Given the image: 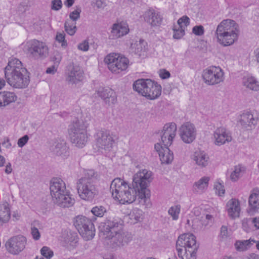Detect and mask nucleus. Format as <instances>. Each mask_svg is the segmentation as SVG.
Returning a JSON list of instances; mask_svg holds the SVG:
<instances>
[{
    "label": "nucleus",
    "instance_id": "nucleus-18",
    "mask_svg": "<svg viewBox=\"0 0 259 259\" xmlns=\"http://www.w3.org/2000/svg\"><path fill=\"white\" fill-rule=\"evenodd\" d=\"M177 125L174 122L165 124L161 132V141L164 146H170L176 135Z\"/></svg>",
    "mask_w": 259,
    "mask_h": 259
},
{
    "label": "nucleus",
    "instance_id": "nucleus-9",
    "mask_svg": "<svg viewBox=\"0 0 259 259\" xmlns=\"http://www.w3.org/2000/svg\"><path fill=\"white\" fill-rule=\"evenodd\" d=\"M73 225L85 240H89L94 237L96 230L90 219L83 215H78L74 218Z\"/></svg>",
    "mask_w": 259,
    "mask_h": 259
},
{
    "label": "nucleus",
    "instance_id": "nucleus-36",
    "mask_svg": "<svg viewBox=\"0 0 259 259\" xmlns=\"http://www.w3.org/2000/svg\"><path fill=\"white\" fill-rule=\"evenodd\" d=\"M76 22L67 20L64 23L65 31L70 35H73L76 31Z\"/></svg>",
    "mask_w": 259,
    "mask_h": 259
},
{
    "label": "nucleus",
    "instance_id": "nucleus-51",
    "mask_svg": "<svg viewBox=\"0 0 259 259\" xmlns=\"http://www.w3.org/2000/svg\"><path fill=\"white\" fill-rule=\"evenodd\" d=\"M159 74V76L163 79L168 78L170 76V72L164 69H160Z\"/></svg>",
    "mask_w": 259,
    "mask_h": 259
},
{
    "label": "nucleus",
    "instance_id": "nucleus-5",
    "mask_svg": "<svg viewBox=\"0 0 259 259\" xmlns=\"http://www.w3.org/2000/svg\"><path fill=\"white\" fill-rule=\"evenodd\" d=\"M51 195L54 203L62 207L71 206L74 200L70 196L65 182L60 178H53L50 181Z\"/></svg>",
    "mask_w": 259,
    "mask_h": 259
},
{
    "label": "nucleus",
    "instance_id": "nucleus-31",
    "mask_svg": "<svg viewBox=\"0 0 259 259\" xmlns=\"http://www.w3.org/2000/svg\"><path fill=\"white\" fill-rule=\"evenodd\" d=\"M168 146H164V149H162V151L160 152L159 156L162 163L169 164L174 159L173 153L168 148Z\"/></svg>",
    "mask_w": 259,
    "mask_h": 259
},
{
    "label": "nucleus",
    "instance_id": "nucleus-54",
    "mask_svg": "<svg viewBox=\"0 0 259 259\" xmlns=\"http://www.w3.org/2000/svg\"><path fill=\"white\" fill-rule=\"evenodd\" d=\"M57 67L54 65L48 67L46 70V73L48 74H54L57 71Z\"/></svg>",
    "mask_w": 259,
    "mask_h": 259
},
{
    "label": "nucleus",
    "instance_id": "nucleus-42",
    "mask_svg": "<svg viewBox=\"0 0 259 259\" xmlns=\"http://www.w3.org/2000/svg\"><path fill=\"white\" fill-rule=\"evenodd\" d=\"M180 212V206L176 205L171 207L168 210V213L172 217L174 220H176L179 218Z\"/></svg>",
    "mask_w": 259,
    "mask_h": 259
},
{
    "label": "nucleus",
    "instance_id": "nucleus-53",
    "mask_svg": "<svg viewBox=\"0 0 259 259\" xmlns=\"http://www.w3.org/2000/svg\"><path fill=\"white\" fill-rule=\"evenodd\" d=\"M220 236L223 239H226L228 237V228L226 226H222L221 228Z\"/></svg>",
    "mask_w": 259,
    "mask_h": 259
},
{
    "label": "nucleus",
    "instance_id": "nucleus-59",
    "mask_svg": "<svg viewBox=\"0 0 259 259\" xmlns=\"http://www.w3.org/2000/svg\"><path fill=\"white\" fill-rule=\"evenodd\" d=\"M75 0H66L64 4L68 8L71 7L74 4Z\"/></svg>",
    "mask_w": 259,
    "mask_h": 259
},
{
    "label": "nucleus",
    "instance_id": "nucleus-12",
    "mask_svg": "<svg viewBox=\"0 0 259 259\" xmlns=\"http://www.w3.org/2000/svg\"><path fill=\"white\" fill-rule=\"evenodd\" d=\"M76 189L79 197L86 201H92L98 193L96 185L79 179L76 182Z\"/></svg>",
    "mask_w": 259,
    "mask_h": 259
},
{
    "label": "nucleus",
    "instance_id": "nucleus-39",
    "mask_svg": "<svg viewBox=\"0 0 259 259\" xmlns=\"http://www.w3.org/2000/svg\"><path fill=\"white\" fill-rule=\"evenodd\" d=\"M5 102L4 105H8L9 104L16 101L17 97L14 93L10 92H4Z\"/></svg>",
    "mask_w": 259,
    "mask_h": 259
},
{
    "label": "nucleus",
    "instance_id": "nucleus-34",
    "mask_svg": "<svg viewBox=\"0 0 259 259\" xmlns=\"http://www.w3.org/2000/svg\"><path fill=\"white\" fill-rule=\"evenodd\" d=\"M243 84L246 88L254 91L259 90V83L253 77H245L243 79Z\"/></svg>",
    "mask_w": 259,
    "mask_h": 259
},
{
    "label": "nucleus",
    "instance_id": "nucleus-44",
    "mask_svg": "<svg viewBox=\"0 0 259 259\" xmlns=\"http://www.w3.org/2000/svg\"><path fill=\"white\" fill-rule=\"evenodd\" d=\"M80 8H77L76 10L71 12L69 14L70 20L75 22L80 18V14L81 13Z\"/></svg>",
    "mask_w": 259,
    "mask_h": 259
},
{
    "label": "nucleus",
    "instance_id": "nucleus-41",
    "mask_svg": "<svg viewBox=\"0 0 259 259\" xmlns=\"http://www.w3.org/2000/svg\"><path fill=\"white\" fill-rule=\"evenodd\" d=\"M242 173V170L240 166H236L234 167V170L230 175V179L232 181H236L241 177Z\"/></svg>",
    "mask_w": 259,
    "mask_h": 259
},
{
    "label": "nucleus",
    "instance_id": "nucleus-14",
    "mask_svg": "<svg viewBox=\"0 0 259 259\" xmlns=\"http://www.w3.org/2000/svg\"><path fill=\"white\" fill-rule=\"evenodd\" d=\"M27 242L26 237L18 235L10 238L5 243L7 251L13 255H17L25 248Z\"/></svg>",
    "mask_w": 259,
    "mask_h": 259
},
{
    "label": "nucleus",
    "instance_id": "nucleus-55",
    "mask_svg": "<svg viewBox=\"0 0 259 259\" xmlns=\"http://www.w3.org/2000/svg\"><path fill=\"white\" fill-rule=\"evenodd\" d=\"M154 147L156 151L158 152V154L160 153V152H162L163 151L162 149H164V146L163 145L162 146L159 143L155 144Z\"/></svg>",
    "mask_w": 259,
    "mask_h": 259
},
{
    "label": "nucleus",
    "instance_id": "nucleus-27",
    "mask_svg": "<svg viewBox=\"0 0 259 259\" xmlns=\"http://www.w3.org/2000/svg\"><path fill=\"white\" fill-rule=\"evenodd\" d=\"M257 118L254 117L253 114L248 111L242 113L239 120L241 125L245 128L254 127L257 124Z\"/></svg>",
    "mask_w": 259,
    "mask_h": 259
},
{
    "label": "nucleus",
    "instance_id": "nucleus-26",
    "mask_svg": "<svg viewBox=\"0 0 259 259\" xmlns=\"http://www.w3.org/2000/svg\"><path fill=\"white\" fill-rule=\"evenodd\" d=\"M248 212L251 215L259 209V190L253 189L250 194L249 199Z\"/></svg>",
    "mask_w": 259,
    "mask_h": 259
},
{
    "label": "nucleus",
    "instance_id": "nucleus-22",
    "mask_svg": "<svg viewBox=\"0 0 259 259\" xmlns=\"http://www.w3.org/2000/svg\"><path fill=\"white\" fill-rule=\"evenodd\" d=\"M143 16L145 21L153 27L159 26L163 19L160 14L154 10L146 11Z\"/></svg>",
    "mask_w": 259,
    "mask_h": 259
},
{
    "label": "nucleus",
    "instance_id": "nucleus-10",
    "mask_svg": "<svg viewBox=\"0 0 259 259\" xmlns=\"http://www.w3.org/2000/svg\"><path fill=\"white\" fill-rule=\"evenodd\" d=\"M108 67L113 73H119L125 70L129 63L128 59L118 54L108 55L104 59Z\"/></svg>",
    "mask_w": 259,
    "mask_h": 259
},
{
    "label": "nucleus",
    "instance_id": "nucleus-63",
    "mask_svg": "<svg viewBox=\"0 0 259 259\" xmlns=\"http://www.w3.org/2000/svg\"><path fill=\"white\" fill-rule=\"evenodd\" d=\"M6 84L5 80L3 79L0 78V90H1Z\"/></svg>",
    "mask_w": 259,
    "mask_h": 259
},
{
    "label": "nucleus",
    "instance_id": "nucleus-47",
    "mask_svg": "<svg viewBox=\"0 0 259 259\" xmlns=\"http://www.w3.org/2000/svg\"><path fill=\"white\" fill-rule=\"evenodd\" d=\"M192 32L196 35H202L204 32V28L202 25L195 26L193 28Z\"/></svg>",
    "mask_w": 259,
    "mask_h": 259
},
{
    "label": "nucleus",
    "instance_id": "nucleus-21",
    "mask_svg": "<svg viewBox=\"0 0 259 259\" xmlns=\"http://www.w3.org/2000/svg\"><path fill=\"white\" fill-rule=\"evenodd\" d=\"M177 23L178 25H174L172 28L173 37L175 39H179L185 35V27L190 24V19L188 16H184L179 19Z\"/></svg>",
    "mask_w": 259,
    "mask_h": 259
},
{
    "label": "nucleus",
    "instance_id": "nucleus-15",
    "mask_svg": "<svg viewBox=\"0 0 259 259\" xmlns=\"http://www.w3.org/2000/svg\"><path fill=\"white\" fill-rule=\"evenodd\" d=\"M27 46L28 53L35 59H42L48 56V48L42 41L33 39L27 42Z\"/></svg>",
    "mask_w": 259,
    "mask_h": 259
},
{
    "label": "nucleus",
    "instance_id": "nucleus-62",
    "mask_svg": "<svg viewBox=\"0 0 259 259\" xmlns=\"http://www.w3.org/2000/svg\"><path fill=\"white\" fill-rule=\"evenodd\" d=\"M254 54L255 55L256 60L258 63H259V48L256 49L254 51Z\"/></svg>",
    "mask_w": 259,
    "mask_h": 259
},
{
    "label": "nucleus",
    "instance_id": "nucleus-60",
    "mask_svg": "<svg viewBox=\"0 0 259 259\" xmlns=\"http://www.w3.org/2000/svg\"><path fill=\"white\" fill-rule=\"evenodd\" d=\"M61 60V57L60 54H57L54 57V61H55V64H58Z\"/></svg>",
    "mask_w": 259,
    "mask_h": 259
},
{
    "label": "nucleus",
    "instance_id": "nucleus-64",
    "mask_svg": "<svg viewBox=\"0 0 259 259\" xmlns=\"http://www.w3.org/2000/svg\"><path fill=\"white\" fill-rule=\"evenodd\" d=\"M62 259H78V258L76 257H74V256H68L67 255H64L62 257Z\"/></svg>",
    "mask_w": 259,
    "mask_h": 259
},
{
    "label": "nucleus",
    "instance_id": "nucleus-7",
    "mask_svg": "<svg viewBox=\"0 0 259 259\" xmlns=\"http://www.w3.org/2000/svg\"><path fill=\"white\" fill-rule=\"evenodd\" d=\"M133 89L150 100L158 98L161 93V87L150 79H139L133 83Z\"/></svg>",
    "mask_w": 259,
    "mask_h": 259
},
{
    "label": "nucleus",
    "instance_id": "nucleus-13",
    "mask_svg": "<svg viewBox=\"0 0 259 259\" xmlns=\"http://www.w3.org/2000/svg\"><path fill=\"white\" fill-rule=\"evenodd\" d=\"M94 138L96 146L104 150H110L114 143L110 132L104 128L97 130L94 135Z\"/></svg>",
    "mask_w": 259,
    "mask_h": 259
},
{
    "label": "nucleus",
    "instance_id": "nucleus-35",
    "mask_svg": "<svg viewBox=\"0 0 259 259\" xmlns=\"http://www.w3.org/2000/svg\"><path fill=\"white\" fill-rule=\"evenodd\" d=\"M143 211L138 208H134L129 214V217L132 223L135 224L142 220Z\"/></svg>",
    "mask_w": 259,
    "mask_h": 259
},
{
    "label": "nucleus",
    "instance_id": "nucleus-3",
    "mask_svg": "<svg viewBox=\"0 0 259 259\" xmlns=\"http://www.w3.org/2000/svg\"><path fill=\"white\" fill-rule=\"evenodd\" d=\"M5 75L8 84L15 88H25L30 82L28 71L23 67L21 62L15 58L9 61L5 68Z\"/></svg>",
    "mask_w": 259,
    "mask_h": 259
},
{
    "label": "nucleus",
    "instance_id": "nucleus-33",
    "mask_svg": "<svg viewBox=\"0 0 259 259\" xmlns=\"http://www.w3.org/2000/svg\"><path fill=\"white\" fill-rule=\"evenodd\" d=\"M79 180L84 181L93 185H96L98 180V174L93 169H88L84 171V176Z\"/></svg>",
    "mask_w": 259,
    "mask_h": 259
},
{
    "label": "nucleus",
    "instance_id": "nucleus-46",
    "mask_svg": "<svg viewBox=\"0 0 259 259\" xmlns=\"http://www.w3.org/2000/svg\"><path fill=\"white\" fill-rule=\"evenodd\" d=\"M65 34L63 32L62 33H57L56 39L59 42H62V46H66L67 45L66 40L65 39Z\"/></svg>",
    "mask_w": 259,
    "mask_h": 259
},
{
    "label": "nucleus",
    "instance_id": "nucleus-37",
    "mask_svg": "<svg viewBox=\"0 0 259 259\" xmlns=\"http://www.w3.org/2000/svg\"><path fill=\"white\" fill-rule=\"evenodd\" d=\"M242 227L244 231L249 232L254 229L253 219L244 218L242 221Z\"/></svg>",
    "mask_w": 259,
    "mask_h": 259
},
{
    "label": "nucleus",
    "instance_id": "nucleus-38",
    "mask_svg": "<svg viewBox=\"0 0 259 259\" xmlns=\"http://www.w3.org/2000/svg\"><path fill=\"white\" fill-rule=\"evenodd\" d=\"M209 181V177H204L200 179L198 182H196L194 185V187H195L199 190L202 191L208 187Z\"/></svg>",
    "mask_w": 259,
    "mask_h": 259
},
{
    "label": "nucleus",
    "instance_id": "nucleus-32",
    "mask_svg": "<svg viewBox=\"0 0 259 259\" xmlns=\"http://www.w3.org/2000/svg\"><path fill=\"white\" fill-rule=\"evenodd\" d=\"M255 241L252 239L245 240H237L234 246L238 251H244L249 248Z\"/></svg>",
    "mask_w": 259,
    "mask_h": 259
},
{
    "label": "nucleus",
    "instance_id": "nucleus-52",
    "mask_svg": "<svg viewBox=\"0 0 259 259\" xmlns=\"http://www.w3.org/2000/svg\"><path fill=\"white\" fill-rule=\"evenodd\" d=\"M89 48V42L85 40L78 45V49L83 51H87Z\"/></svg>",
    "mask_w": 259,
    "mask_h": 259
},
{
    "label": "nucleus",
    "instance_id": "nucleus-57",
    "mask_svg": "<svg viewBox=\"0 0 259 259\" xmlns=\"http://www.w3.org/2000/svg\"><path fill=\"white\" fill-rule=\"evenodd\" d=\"M12 171V168L11 164V163L9 162L6 166L5 171L7 174H10L11 173Z\"/></svg>",
    "mask_w": 259,
    "mask_h": 259
},
{
    "label": "nucleus",
    "instance_id": "nucleus-56",
    "mask_svg": "<svg viewBox=\"0 0 259 259\" xmlns=\"http://www.w3.org/2000/svg\"><path fill=\"white\" fill-rule=\"evenodd\" d=\"M254 229H259V217L253 218Z\"/></svg>",
    "mask_w": 259,
    "mask_h": 259
},
{
    "label": "nucleus",
    "instance_id": "nucleus-43",
    "mask_svg": "<svg viewBox=\"0 0 259 259\" xmlns=\"http://www.w3.org/2000/svg\"><path fill=\"white\" fill-rule=\"evenodd\" d=\"M41 255L47 258H51L54 255L53 251L47 246H44L40 250Z\"/></svg>",
    "mask_w": 259,
    "mask_h": 259
},
{
    "label": "nucleus",
    "instance_id": "nucleus-49",
    "mask_svg": "<svg viewBox=\"0 0 259 259\" xmlns=\"http://www.w3.org/2000/svg\"><path fill=\"white\" fill-rule=\"evenodd\" d=\"M31 234L35 240H38L40 237V234L38 229L35 227H31Z\"/></svg>",
    "mask_w": 259,
    "mask_h": 259
},
{
    "label": "nucleus",
    "instance_id": "nucleus-8",
    "mask_svg": "<svg viewBox=\"0 0 259 259\" xmlns=\"http://www.w3.org/2000/svg\"><path fill=\"white\" fill-rule=\"evenodd\" d=\"M88 124L76 119L69 125L68 134L71 142L78 148L83 147L87 141V128Z\"/></svg>",
    "mask_w": 259,
    "mask_h": 259
},
{
    "label": "nucleus",
    "instance_id": "nucleus-19",
    "mask_svg": "<svg viewBox=\"0 0 259 259\" xmlns=\"http://www.w3.org/2000/svg\"><path fill=\"white\" fill-rule=\"evenodd\" d=\"M213 136L215 139L214 143L218 146L229 143L232 139L230 133L223 127H218L214 132Z\"/></svg>",
    "mask_w": 259,
    "mask_h": 259
},
{
    "label": "nucleus",
    "instance_id": "nucleus-11",
    "mask_svg": "<svg viewBox=\"0 0 259 259\" xmlns=\"http://www.w3.org/2000/svg\"><path fill=\"white\" fill-rule=\"evenodd\" d=\"M202 76L204 82L209 85L219 84L224 80V71L220 67L211 66L204 69Z\"/></svg>",
    "mask_w": 259,
    "mask_h": 259
},
{
    "label": "nucleus",
    "instance_id": "nucleus-24",
    "mask_svg": "<svg viewBox=\"0 0 259 259\" xmlns=\"http://www.w3.org/2000/svg\"><path fill=\"white\" fill-rule=\"evenodd\" d=\"M97 94L108 105L113 104L116 101L115 93L111 89L100 88Z\"/></svg>",
    "mask_w": 259,
    "mask_h": 259
},
{
    "label": "nucleus",
    "instance_id": "nucleus-16",
    "mask_svg": "<svg viewBox=\"0 0 259 259\" xmlns=\"http://www.w3.org/2000/svg\"><path fill=\"white\" fill-rule=\"evenodd\" d=\"M182 140L185 143H191L196 138V130L195 125L189 122L183 124L179 130Z\"/></svg>",
    "mask_w": 259,
    "mask_h": 259
},
{
    "label": "nucleus",
    "instance_id": "nucleus-30",
    "mask_svg": "<svg viewBox=\"0 0 259 259\" xmlns=\"http://www.w3.org/2000/svg\"><path fill=\"white\" fill-rule=\"evenodd\" d=\"M194 160L196 164L201 167H205L209 162V157L204 151L195 153Z\"/></svg>",
    "mask_w": 259,
    "mask_h": 259
},
{
    "label": "nucleus",
    "instance_id": "nucleus-48",
    "mask_svg": "<svg viewBox=\"0 0 259 259\" xmlns=\"http://www.w3.org/2000/svg\"><path fill=\"white\" fill-rule=\"evenodd\" d=\"M62 7V3L61 0H53L52 2V10L55 11H58L61 9Z\"/></svg>",
    "mask_w": 259,
    "mask_h": 259
},
{
    "label": "nucleus",
    "instance_id": "nucleus-58",
    "mask_svg": "<svg viewBox=\"0 0 259 259\" xmlns=\"http://www.w3.org/2000/svg\"><path fill=\"white\" fill-rule=\"evenodd\" d=\"M5 102V99L3 92H0V107L6 106L4 105Z\"/></svg>",
    "mask_w": 259,
    "mask_h": 259
},
{
    "label": "nucleus",
    "instance_id": "nucleus-2",
    "mask_svg": "<svg viewBox=\"0 0 259 259\" xmlns=\"http://www.w3.org/2000/svg\"><path fill=\"white\" fill-rule=\"evenodd\" d=\"M123 221L118 217H108L99 226L104 237L111 240L114 246H122L127 244L132 240L131 233L123 230Z\"/></svg>",
    "mask_w": 259,
    "mask_h": 259
},
{
    "label": "nucleus",
    "instance_id": "nucleus-23",
    "mask_svg": "<svg viewBox=\"0 0 259 259\" xmlns=\"http://www.w3.org/2000/svg\"><path fill=\"white\" fill-rule=\"evenodd\" d=\"M147 42L143 39L139 40L132 39L130 42V51L131 53L141 56L147 51Z\"/></svg>",
    "mask_w": 259,
    "mask_h": 259
},
{
    "label": "nucleus",
    "instance_id": "nucleus-29",
    "mask_svg": "<svg viewBox=\"0 0 259 259\" xmlns=\"http://www.w3.org/2000/svg\"><path fill=\"white\" fill-rule=\"evenodd\" d=\"M9 204L6 202L0 203V224L7 222L10 218Z\"/></svg>",
    "mask_w": 259,
    "mask_h": 259
},
{
    "label": "nucleus",
    "instance_id": "nucleus-50",
    "mask_svg": "<svg viewBox=\"0 0 259 259\" xmlns=\"http://www.w3.org/2000/svg\"><path fill=\"white\" fill-rule=\"evenodd\" d=\"M29 140V137L28 135H25L23 137L20 138L17 142V144L19 147L22 148L28 142Z\"/></svg>",
    "mask_w": 259,
    "mask_h": 259
},
{
    "label": "nucleus",
    "instance_id": "nucleus-6",
    "mask_svg": "<svg viewBox=\"0 0 259 259\" xmlns=\"http://www.w3.org/2000/svg\"><path fill=\"white\" fill-rule=\"evenodd\" d=\"M195 236L192 234L180 235L176 243V249L179 257L182 259H196L198 245Z\"/></svg>",
    "mask_w": 259,
    "mask_h": 259
},
{
    "label": "nucleus",
    "instance_id": "nucleus-40",
    "mask_svg": "<svg viewBox=\"0 0 259 259\" xmlns=\"http://www.w3.org/2000/svg\"><path fill=\"white\" fill-rule=\"evenodd\" d=\"M106 209L105 207L99 205V206H96L92 208L91 210V212L92 213L98 217H102L105 212H106Z\"/></svg>",
    "mask_w": 259,
    "mask_h": 259
},
{
    "label": "nucleus",
    "instance_id": "nucleus-20",
    "mask_svg": "<svg viewBox=\"0 0 259 259\" xmlns=\"http://www.w3.org/2000/svg\"><path fill=\"white\" fill-rule=\"evenodd\" d=\"M68 149L66 141L62 139H56L50 147L52 152L63 158H65L69 155Z\"/></svg>",
    "mask_w": 259,
    "mask_h": 259
},
{
    "label": "nucleus",
    "instance_id": "nucleus-4",
    "mask_svg": "<svg viewBox=\"0 0 259 259\" xmlns=\"http://www.w3.org/2000/svg\"><path fill=\"white\" fill-rule=\"evenodd\" d=\"M239 33L238 24L231 19L223 20L215 32L218 42L225 47L232 45L237 41Z\"/></svg>",
    "mask_w": 259,
    "mask_h": 259
},
{
    "label": "nucleus",
    "instance_id": "nucleus-17",
    "mask_svg": "<svg viewBox=\"0 0 259 259\" xmlns=\"http://www.w3.org/2000/svg\"><path fill=\"white\" fill-rule=\"evenodd\" d=\"M83 79V71L78 65H70L66 72V81L68 84H76Z\"/></svg>",
    "mask_w": 259,
    "mask_h": 259
},
{
    "label": "nucleus",
    "instance_id": "nucleus-1",
    "mask_svg": "<svg viewBox=\"0 0 259 259\" xmlns=\"http://www.w3.org/2000/svg\"><path fill=\"white\" fill-rule=\"evenodd\" d=\"M152 180L151 171L143 169L134 175L132 187L123 180L117 178L112 181L110 191L113 198L121 204L132 203L137 198L140 204L147 205L150 197L147 187Z\"/></svg>",
    "mask_w": 259,
    "mask_h": 259
},
{
    "label": "nucleus",
    "instance_id": "nucleus-28",
    "mask_svg": "<svg viewBox=\"0 0 259 259\" xmlns=\"http://www.w3.org/2000/svg\"><path fill=\"white\" fill-rule=\"evenodd\" d=\"M229 216L232 219L239 217L240 211V204L238 200L232 199L226 205Z\"/></svg>",
    "mask_w": 259,
    "mask_h": 259
},
{
    "label": "nucleus",
    "instance_id": "nucleus-45",
    "mask_svg": "<svg viewBox=\"0 0 259 259\" xmlns=\"http://www.w3.org/2000/svg\"><path fill=\"white\" fill-rule=\"evenodd\" d=\"M214 188L215 189V193L220 196H222L224 195L225 192V190L224 188V186L222 185L221 183H218L216 184L214 186Z\"/></svg>",
    "mask_w": 259,
    "mask_h": 259
},
{
    "label": "nucleus",
    "instance_id": "nucleus-25",
    "mask_svg": "<svg viewBox=\"0 0 259 259\" xmlns=\"http://www.w3.org/2000/svg\"><path fill=\"white\" fill-rule=\"evenodd\" d=\"M128 32L129 28L126 23H115L112 27L110 37L111 39L119 38L126 35Z\"/></svg>",
    "mask_w": 259,
    "mask_h": 259
},
{
    "label": "nucleus",
    "instance_id": "nucleus-61",
    "mask_svg": "<svg viewBox=\"0 0 259 259\" xmlns=\"http://www.w3.org/2000/svg\"><path fill=\"white\" fill-rule=\"evenodd\" d=\"M6 162L5 157L0 155V167L3 166Z\"/></svg>",
    "mask_w": 259,
    "mask_h": 259
}]
</instances>
